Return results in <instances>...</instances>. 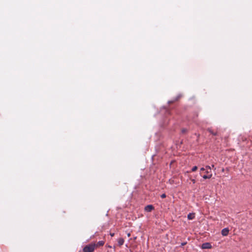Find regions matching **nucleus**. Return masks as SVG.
Returning <instances> with one entry per match:
<instances>
[{
    "label": "nucleus",
    "instance_id": "9d476101",
    "mask_svg": "<svg viewBox=\"0 0 252 252\" xmlns=\"http://www.w3.org/2000/svg\"><path fill=\"white\" fill-rule=\"evenodd\" d=\"M197 169V166H195L192 167V168L191 169V171L192 172H194V171H195Z\"/></svg>",
    "mask_w": 252,
    "mask_h": 252
},
{
    "label": "nucleus",
    "instance_id": "dca6fc26",
    "mask_svg": "<svg viewBox=\"0 0 252 252\" xmlns=\"http://www.w3.org/2000/svg\"><path fill=\"white\" fill-rule=\"evenodd\" d=\"M110 235H111V236L113 237V236H114V233H110Z\"/></svg>",
    "mask_w": 252,
    "mask_h": 252
},
{
    "label": "nucleus",
    "instance_id": "7ed1b4c3",
    "mask_svg": "<svg viewBox=\"0 0 252 252\" xmlns=\"http://www.w3.org/2000/svg\"><path fill=\"white\" fill-rule=\"evenodd\" d=\"M210 172H211L209 171V170H206V175H203V178L205 179L211 178L212 176V173H210Z\"/></svg>",
    "mask_w": 252,
    "mask_h": 252
},
{
    "label": "nucleus",
    "instance_id": "1a4fd4ad",
    "mask_svg": "<svg viewBox=\"0 0 252 252\" xmlns=\"http://www.w3.org/2000/svg\"><path fill=\"white\" fill-rule=\"evenodd\" d=\"M207 130H208V131L209 132H210L213 135H217V133L213 132L211 128H208Z\"/></svg>",
    "mask_w": 252,
    "mask_h": 252
},
{
    "label": "nucleus",
    "instance_id": "20e7f679",
    "mask_svg": "<svg viewBox=\"0 0 252 252\" xmlns=\"http://www.w3.org/2000/svg\"><path fill=\"white\" fill-rule=\"evenodd\" d=\"M154 209V207L152 205H148L145 207V210L148 212H151Z\"/></svg>",
    "mask_w": 252,
    "mask_h": 252
},
{
    "label": "nucleus",
    "instance_id": "f03ea898",
    "mask_svg": "<svg viewBox=\"0 0 252 252\" xmlns=\"http://www.w3.org/2000/svg\"><path fill=\"white\" fill-rule=\"evenodd\" d=\"M212 248V246L209 243H203L201 246V248L202 249H211Z\"/></svg>",
    "mask_w": 252,
    "mask_h": 252
},
{
    "label": "nucleus",
    "instance_id": "0eeeda50",
    "mask_svg": "<svg viewBox=\"0 0 252 252\" xmlns=\"http://www.w3.org/2000/svg\"><path fill=\"white\" fill-rule=\"evenodd\" d=\"M195 217V214L194 213H189L188 215V219L189 220H192Z\"/></svg>",
    "mask_w": 252,
    "mask_h": 252
},
{
    "label": "nucleus",
    "instance_id": "2eb2a0df",
    "mask_svg": "<svg viewBox=\"0 0 252 252\" xmlns=\"http://www.w3.org/2000/svg\"><path fill=\"white\" fill-rule=\"evenodd\" d=\"M191 181L192 182V183H193V184H194V183H195V180L194 179H192V180H191Z\"/></svg>",
    "mask_w": 252,
    "mask_h": 252
},
{
    "label": "nucleus",
    "instance_id": "f257e3e1",
    "mask_svg": "<svg viewBox=\"0 0 252 252\" xmlns=\"http://www.w3.org/2000/svg\"><path fill=\"white\" fill-rule=\"evenodd\" d=\"M96 247L95 243H91L86 245L83 249V252H93Z\"/></svg>",
    "mask_w": 252,
    "mask_h": 252
},
{
    "label": "nucleus",
    "instance_id": "423d86ee",
    "mask_svg": "<svg viewBox=\"0 0 252 252\" xmlns=\"http://www.w3.org/2000/svg\"><path fill=\"white\" fill-rule=\"evenodd\" d=\"M118 245L120 246H122L124 243V240L122 238H120L118 239Z\"/></svg>",
    "mask_w": 252,
    "mask_h": 252
},
{
    "label": "nucleus",
    "instance_id": "6e6552de",
    "mask_svg": "<svg viewBox=\"0 0 252 252\" xmlns=\"http://www.w3.org/2000/svg\"><path fill=\"white\" fill-rule=\"evenodd\" d=\"M104 244V242L103 241H98L96 244H95L96 247H98L99 246H102Z\"/></svg>",
    "mask_w": 252,
    "mask_h": 252
},
{
    "label": "nucleus",
    "instance_id": "f3484780",
    "mask_svg": "<svg viewBox=\"0 0 252 252\" xmlns=\"http://www.w3.org/2000/svg\"><path fill=\"white\" fill-rule=\"evenodd\" d=\"M127 235L128 237H129L130 236V234L129 233H128Z\"/></svg>",
    "mask_w": 252,
    "mask_h": 252
},
{
    "label": "nucleus",
    "instance_id": "f8f14e48",
    "mask_svg": "<svg viewBox=\"0 0 252 252\" xmlns=\"http://www.w3.org/2000/svg\"><path fill=\"white\" fill-rule=\"evenodd\" d=\"M161 197L162 198H164L165 197H166V195L165 194H162L161 195Z\"/></svg>",
    "mask_w": 252,
    "mask_h": 252
},
{
    "label": "nucleus",
    "instance_id": "39448f33",
    "mask_svg": "<svg viewBox=\"0 0 252 252\" xmlns=\"http://www.w3.org/2000/svg\"><path fill=\"white\" fill-rule=\"evenodd\" d=\"M229 231V230L228 228H223L221 230V234H222V235H223L224 236H227L228 234Z\"/></svg>",
    "mask_w": 252,
    "mask_h": 252
},
{
    "label": "nucleus",
    "instance_id": "4468645a",
    "mask_svg": "<svg viewBox=\"0 0 252 252\" xmlns=\"http://www.w3.org/2000/svg\"><path fill=\"white\" fill-rule=\"evenodd\" d=\"M206 170V168H205L202 167V168H201L200 169V170H201V171H204V170Z\"/></svg>",
    "mask_w": 252,
    "mask_h": 252
},
{
    "label": "nucleus",
    "instance_id": "9b49d317",
    "mask_svg": "<svg viewBox=\"0 0 252 252\" xmlns=\"http://www.w3.org/2000/svg\"><path fill=\"white\" fill-rule=\"evenodd\" d=\"M206 170H211V166H206Z\"/></svg>",
    "mask_w": 252,
    "mask_h": 252
},
{
    "label": "nucleus",
    "instance_id": "6ab92c4d",
    "mask_svg": "<svg viewBox=\"0 0 252 252\" xmlns=\"http://www.w3.org/2000/svg\"><path fill=\"white\" fill-rule=\"evenodd\" d=\"M185 131L186 130L185 129H183L182 131H183V132H185Z\"/></svg>",
    "mask_w": 252,
    "mask_h": 252
},
{
    "label": "nucleus",
    "instance_id": "a211bd4d",
    "mask_svg": "<svg viewBox=\"0 0 252 252\" xmlns=\"http://www.w3.org/2000/svg\"><path fill=\"white\" fill-rule=\"evenodd\" d=\"M212 168H214V165H213H213H212Z\"/></svg>",
    "mask_w": 252,
    "mask_h": 252
},
{
    "label": "nucleus",
    "instance_id": "ddd939ff",
    "mask_svg": "<svg viewBox=\"0 0 252 252\" xmlns=\"http://www.w3.org/2000/svg\"><path fill=\"white\" fill-rule=\"evenodd\" d=\"M187 244V242H183V243H181V246H185V245H186Z\"/></svg>",
    "mask_w": 252,
    "mask_h": 252
}]
</instances>
